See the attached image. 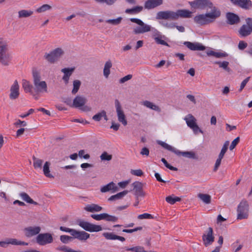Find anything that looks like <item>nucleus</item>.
I'll list each match as a JSON object with an SVG mask.
<instances>
[{
    "instance_id": "59",
    "label": "nucleus",
    "mask_w": 252,
    "mask_h": 252,
    "mask_svg": "<svg viewBox=\"0 0 252 252\" xmlns=\"http://www.w3.org/2000/svg\"><path fill=\"white\" fill-rule=\"evenodd\" d=\"M130 173L137 176H141L143 174V172L141 169L131 170Z\"/></svg>"
},
{
    "instance_id": "32",
    "label": "nucleus",
    "mask_w": 252,
    "mask_h": 252,
    "mask_svg": "<svg viewBox=\"0 0 252 252\" xmlns=\"http://www.w3.org/2000/svg\"><path fill=\"white\" fill-rule=\"evenodd\" d=\"M19 196L24 201H26V202L34 205H37L38 203L33 201L30 197V196L26 192H22L19 193Z\"/></svg>"
},
{
    "instance_id": "5",
    "label": "nucleus",
    "mask_w": 252,
    "mask_h": 252,
    "mask_svg": "<svg viewBox=\"0 0 252 252\" xmlns=\"http://www.w3.org/2000/svg\"><path fill=\"white\" fill-rule=\"evenodd\" d=\"M64 50L61 48H57L49 53H45L43 58L48 63H55L63 55Z\"/></svg>"
},
{
    "instance_id": "18",
    "label": "nucleus",
    "mask_w": 252,
    "mask_h": 252,
    "mask_svg": "<svg viewBox=\"0 0 252 252\" xmlns=\"http://www.w3.org/2000/svg\"><path fill=\"white\" fill-rule=\"evenodd\" d=\"M234 5L243 9H249L252 7V1L250 0H230Z\"/></svg>"
},
{
    "instance_id": "34",
    "label": "nucleus",
    "mask_w": 252,
    "mask_h": 252,
    "mask_svg": "<svg viewBox=\"0 0 252 252\" xmlns=\"http://www.w3.org/2000/svg\"><path fill=\"white\" fill-rule=\"evenodd\" d=\"M143 104L147 108H149L151 109L154 110L157 112H160L161 111L160 108L158 106L156 105V104H154L153 103L149 101H144L143 103Z\"/></svg>"
},
{
    "instance_id": "24",
    "label": "nucleus",
    "mask_w": 252,
    "mask_h": 252,
    "mask_svg": "<svg viewBox=\"0 0 252 252\" xmlns=\"http://www.w3.org/2000/svg\"><path fill=\"white\" fill-rule=\"evenodd\" d=\"M163 3L162 0H148L145 3V8L150 9L157 7Z\"/></svg>"
},
{
    "instance_id": "46",
    "label": "nucleus",
    "mask_w": 252,
    "mask_h": 252,
    "mask_svg": "<svg viewBox=\"0 0 252 252\" xmlns=\"http://www.w3.org/2000/svg\"><path fill=\"white\" fill-rule=\"evenodd\" d=\"M122 20V18L119 17L115 19H108L106 20V22L112 25H118L121 23Z\"/></svg>"
},
{
    "instance_id": "27",
    "label": "nucleus",
    "mask_w": 252,
    "mask_h": 252,
    "mask_svg": "<svg viewBox=\"0 0 252 252\" xmlns=\"http://www.w3.org/2000/svg\"><path fill=\"white\" fill-rule=\"evenodd\" d=\"M176 152L177 153L176 155L178 156L182 155L184 157L190 159H197L198 158L196 154L193 151L181 152L179 150H177Z\"/></svg>"
},
{
    "instance_id": "45",
    "label": "nucleus",
    "mask_w": 252,
    "mask_h": 252,
    "mask_svg": "<svg viewBox=\"0 0 252 252\" xmlns=\"http://www.w3.org/2000/svg\"><path fill=\"white\" fill-rule=\"evenodd\" d=\"M51 6L47 4H45L42 5L41 6L39 7L37 9H36V11L37 13H42L47 10H49L51 9Z\"/></svg>"
},
{
    "instance_id": "44",
    "label": "nucleus",
    "mask_w": 252,
    "mask_h": 252,
    "mask_svg": "<svg viewBox=\"0 0 252 252\" xmlns=\"http://www.w3.org/2000/svg\"><path fill=\"white\" fill-rule=\"evenodd\" d=\"M181 200V198L173 196H168L165 198L166 202L170 204H174L176 202L180 201Z\"/></svg>"
},
{
    "instance_id": "23",
    "label": "nucleus",
    "mask_w": 252,
    "mask_h": 252,
    "mask_svg": "<svg viewBox=\"0 0 252 252\" xmlns=\"http://www.w3.org/2000/svg\"><path fill=\"white\" fill-rule=\"evenodd\" d=\"M74 70V68H64L61 70V71L64 74L62 79L64 82L65 84H68L69 77L73 73Z\"/></svg>"
},
{
    "instance_id": "40",
    "label": "nucleus",
    "mask_w": 252,
    "mask_h": 252,
    "mask_svg": "<svg viewBox=\"0 0 252 252\" xmlns=\"http://www.w3.org/2000/svg\"><path fill=\"white\" fill-rule=\"evenodd\" d=\"M32 160H33V166L35 169H40L42 168V163L43 162V160L41 159L36 158L35 156H32Z\"/></svg>"
},
{
    "instance_id": "19",
    "label": "nucleus",
    "mask_w": 252,
    "mask_h": 252,
    "mask_svg": "<svg viewBox=\"0 0 252 252\" xmlns=\"http://www.w3.org/2000/svg\"><path fill=\"white\" fill-rule=\"evenodd\" d=\"M133 187V190L135 192V195L137 196L143 197L145 195V193L143 190V184L140 182H135L132 184Z\"/></svg>"
},
{
    "instance_id": "64",
    "label": "nucleus",
    "mask_w": 252,
    "mask_h": 252,
    "mask_svg": "<svg viewBox=\"0 0 252 252\" xmlns=\"http://www.w3.org/2000/svg\"><path fill=\"white\" fill-rule=\"evenodd\" d=\"M85 151L83 150H80L79 151L78 156L80 158H83L85 159H88L90 158V155L89 154L85 155Z\"/></svg>"
},
{
    "instance_id": "26",
    "label": "nucleus",
    "mask_w": 252,
    "mask_h": 252,
    "mask_svg": "<svg viewBox=\"0 0 252 252\" xmlns=\"http://www.w3.org/2000/svg\"><path fill=\"white\" fill-rule=\"evenodd\" d=\"M110 190H112L113 192H115L118 190V188L115 186V184L111 182L107 185L103 186L100 189V191L102 192H106Z\"/></svg>"
},
{
    "instance_id": "2",
    "label": "nucleus",
    "mask_w": 252,
    "mask_h": 252,
    "mask_svg": "<svg viewBox=\"0 0 252 252\" xmlns=\"http://www.w3.org/2000/svg\"><path fill=\"white\" fill-rule=\"evenodd\" d=\"M130 20L133 23H136L139 26L135 27L133 32L135 34L143 33L150 32L152 30V36L155 40L156 38L163 37L159 31L155 28H152L150 25L145 24L142 20L137 18H130Z\"/></svg>"
},
{
    "instance_id": "37",
    "label": "nucleus",
    "mask_w": 252,
    "mask_h": 252,
    "mask_svg": "<svg viewBox=\"0 0 252 252\" xmlns=\"http://www.w3.org/2000/svg\"><path fill=\"white\" fill-rule=\"evenodd\" d=\"M197 196L205 204H208L211 203V196L208 194L199 193L197 194Z\"/></svg>"
},
{
    "instance_id": "14",
    "label": "nucleus",
    "mask_w": 252,
    "mask_h": 252,
    "mask_svg": "<svg viewBox=\"0 0 252 252\" xmlns=\"http://www.w3.org/2000/svg\"><path fill=\"white\" fill-rule=\"evenodd\" d=\"M215 237L213 236V230L212 227H209L206 234L202 236V241L204 245L207 247L211 245L214 241Z\"/></svg>"
},
{
    "instance_id": "61",
    "label": "nucleus",
    "mask_w": 252,
    "mask_h": 252,
    "mask_svg": "<svg viewBox=\"0 0 252 252\" xmlns=\"http://www.w3.org/2000/svg\"><path fill=\"white\" fill-rule=\"evenodd\" d=\"M102 110L101 112L98 113L97 114L94 115L93 117V119L97 122L100 121L102 118Z\"/></svg>"
},
{
    "instance_id": "58",
    "label": "nucleus",
    "mask_w": 252,
    "mask_h": 252,
    "mask_svg": "<svg viewBox=\"0 0 252 252\" xmlns=\"http://www.w3.org/2000/svg\"><path fill=\"white\" fill-rule=\"evenodd\" d=\"M240 140L239 137H237L232 142L231 144L229 147V149L230 150H232L233 149L235 148L236 146L237 145V144L239 143Z\"/></svg>"
},
{
    "instance_id": "51",
    "label": "nucleus",
    "mask_w": 252,
    "mask_h": 252,
    "mask_svg": "<svg viewBox=\"0 0 252 252\" xmlns=\"http://www.w3.org/2000/svg\"><path fill=\"white\" fill-rule=\"evenodd\" d=\"M57 250L60 251H63L64 252H78L77 251H74L65 246L59 247L57 248Z\"/></svg>"
},
{
    "instance_id": "43",
    "label": "nucleus",
    "mask_w": 252,
    "mask_h": 252,
    "mask_svg": "<svg viewBox=\"0 0 252 252\" xmlns=\"http://www.w3.org/2000/svg\"><path fill=\"white\" fill-rule=\"evenodd\" d=\"M143 10V7L141 6H137L130 9H126V13L128 14H135L141 12Z\"/></svg>"
},
{
    "instance_id": "50",
    "label": "nucleus",
    "mask_w": 252,
    "mask_h": 252,
    "mask_svg": "<svg viewBox=\"0 0 252 252\" xmlns=\"http://www.w3.org/2000/svg\"><path fill=\"white\" fill-rule=\"evenodd\" d=\"M166 37L163 35V37H158V38H157L156 40H155V41L158 44L169 46L168 44L165 41H164V39Z\"/></svg>"
},
{
    "instance_id": "48",
    "label": "nucleus",
    "mask_w": 252,
    "mask_h": 252,
    "mask_svg": "<svg viewBox=\"0 0 252 252\" xmlns=\"http://www.w3.org/2000/svg\"><path fill=\"white\" fill-rule=\"evenodd\" d=\"M215 63L219 64L220 67L222 68L223 69L227 71H229L230 70V68L228 67V65L229 64V63L228 62H217Z\"/></svg>"
},
{
    "instance_id": "13",
    "label": "nucleus",
    "mask_w": 252,
    "mask_h": 252,
    "mask_svg": "<svg viewBox=\"0 0 252 252\" xmlns=\"http://www.w3.org/2000/svg\"><path fill=\"white\" fill-rule=\"evenodd\" d=\"M91 217L96 220H106L111 222H116L118 219L117 217L109 215L107 213L92 214Z\"/></svg>"
},
{
    "instance_id": "41",
    "label": "nucleus",
    "mask_w": 252,
    "mask_h": 252,
    "mask_svg": "<svg viewBox=\"0 0 252 252\" xmlns=\"http://www.w3.org/2000/svg\"><path fill=\"white\" fill-rule=\"evenodd\" d=\"M158 144L161 145L162 147L168 150V151H171L176 154V152L178 150H176L175 148L172 147L171 146L168 145V144L166 143L165 142L159 141L158 142Z\"/></svg>"
},
{
    "instance_id": "8",
    "label": "nucleus",
    "mask_w": 252,
    "mask_h": 252,
    "mask_svg": "<svg viewBox=\"0 0 252 252\" xmlns=\"http://www.w3.org/2000/svg\"><path fill=\"white\" fill-rule=\"evenodd\" d=\"M190 6L194 9H205L213 8V3L210 0H194L189 2Z\"/></svg>"
},
{
    "instance_id": "54",
    "label": "nucleus",
    "mask_w": 252,
    "mask_h": 252,
    "mask_svg": "<svg viewBox=\"0 0 252 252\" xmlns=\"http://www.w3.org/2000/svg\"><path fill=\"white\" fill-rule=\"evenodd\" d=\"M103 236L107 240H116V235L112 233L105 232L103 233Z\"/></svg>"
},
{
    "instance_id": "15",
    "label": "nucleus",
    "mask_w": 252,
    "mask_h": 252,
    "mask_svg": "<svg viewBox=\"0 0 252 252\" xmlns=\"http://www.w3.org/2000/svg\"><path fill=\"white\" fill-rule=\"evenodd\" d=\"M41 231V228L38 226H29L24 229L25 235L27 237H32L36 235H38Z\"/></svg>"
},
{
    "instance_id": "20",
    "label": "nucleus",
    "mask_w": 252,
    "mask_h": 252,
    "mask_svg": "<svg viewBox=\"0 0 252 252\" xmlns=\"http://www.w3.org/2000/svg\"><path fill=\"white\" fill-rule=\"evenodd\" d=\"M226 18L227 23L230 25L237 24L239 23L240 21V18L237 15L231 12L227 13Z\"/></svg>"
},
{
    "instance_id": "49",
    "label": "nucleus",
    "mask_w": 252,
    "mask_h": 252,
    "mask_svg": "<svg viewBox=\"0 0 252 252\" xmlns=\"http://www.w3.org/2000/svg\"><path fill=\"white\" fill-rule=\"evenodd\" d=\"M100 158L101 160L110 161L112 159V156L109 155L106 152H104L101 155Z\"/></svg>"
},
{
    "instance_id": "28",
    "label": "nucleus",
    "mask_w": 252,
    "mask_h": 252,
    "mask_svg": "<svg viewBox=\"0 0 252 252\" xmlns=\"http://www.w3.org/2000/svg\"><path fill=\"white\" fill-rule=\"evenodd\" d=\"M102 209L101 207L95 204H88L84 207L85 210L90 212H99Z\"/></svg>"
},
{
    "instance_id": "55",
    "label": "nucleus",
    "mask_w": 252,
    "mask_h": 252,
    "mask_svg": "<svg viewBox=\"0 0 252 252\" xmlns=\"http://www.w3.org/2000/svg\"><path fill=\"white\" fill-rule=\"evenodd\" d=\"M137 218L139 220L153 219L154 217L150 214L144 213L138 216Z\"/></svg>"
},
{
    "instance_id": "53",
    "label": "nucleus",
    "mask_w": 252,
    "mask_h": 252,
    "mask_svg": "<svg viewBox=\"0 0 252 252\" xmlns=\"http://www.w3.org/2000/svg\"><path fill=\"white\" fill-rule=\"evenodd\" d=\"M223 158V157L219 155L218 158L217 159L215 164V166H214V171H217L218 170L219 166L220 165L221 161V160Z\"/></svg>"
},
{
    "instance_id": "11",
    "label": "nucleus",
    "mask_w": 252,
    "mask_h": 252,
    "mask_svg": "<svg viewBox=\"0 0 252 252\" xmlns=\"http://www.w3.org/2000/svg\"><path fill=\"white\" fill-rule=\"evenodd\" d=\"M79 225L84 230L89 232H98L102 230L100 225L94 224L85 221H80Z\"/></svg>"
},
{
    "instance_id": "12",
    "label": "nucleus",
    "mask_w": 252,
    "mask_h": 252,
    "mask_svg": "<svg viewBox=\"0 0 252 252\" xmlns=\"http://www.w3.org/2000/svg\"><path fill=\"white\" fill-rule=\"evenodd\" d=\"M20 96V86L17 80H15L11 85L9 90V97L11 100H14Z\"/></svg>"
},
{
    "instance_id": "4",
    "label": "nucleus",
    "mask_w": 252,
    "mask_h": 252,
    "mask_svg": "<svg viewBox=\"0 0 252 252\" xmlns=\"http://www.w3.org/2000/svg\"><path fill=\"white\" fill-rule=\"evenodd\" d=\"M32 79L34 90L37 94L47 92V84L42 80L40 72L34 70L32 71Z\"/></svg>"
},
{
    "instance_id": "38",
    "label": "nucleus",
    "mask_w": 252,
    "mask_h": 252,
    "mask_svg": "<svg viewBox=\"0 0 252 252\" xmlns=\"http://www.w3.org/2000/svg\"><path fill=\"white\" fill-rule=\"evenodd\" d=\"M33 12L32 10H28L25 9L21 10L18 11V18H23L30 17Z\"/></svg>"
},
{
    "instance_id": "10",
    "label": "nucleus",
    "mask_w": 252,
    "mask_h": 252,
    "mask_svg": "<svg viewBox=\"0 0 252 252\" xmlns=\"http://www.w3.org/2000/svg\"><path fill=\"white\" fill-rule=\"evenodd\" d=\"M115 106L119 122L121 123L125 126L127 125V122L126 116L122 107L121 104L118 99H115Z\"/></svg>"
},
{
    "instance_id": "31",
    "label": "nucleus",
    "mask_w": 252,
    "mask_h": 252,
    "mask_svg": "<svg viewBox=\"0 0 252 252\" xmlns=\"http://www.w3.org/2000/svg\"><path fill=\"white\" fill-rule=\"evenodd\" d=\"M51 163L49 161H46L43 166V172L44 175L48 178H52L54 176L50 173V166Z\"/></svg>"
},
{
    "instance_id": "7",
    "label": "nucleus",
    "mask_w": 252,
    "mask_h": 252,
    "mask_svg": "<svg viewBox=\"0 0 252 252\" xmlns=\"http://www.w3.org/2000/svg\"><path fill=\"white\" fill-rule=\"evenodd\" d=\"M249 205L248 201L243 199L239 204L237 207V219H246L249 217Z\"/></svg>"
},
{
    "instance_id": "62",
    "label": "nucleus",
    "mask_w": 252,
    "mask_h": 252,
    "mask_svg": "<svg viewBox=\"0 0 252 252\" xmlns=\"http://www.w3.org/2000/svg\"><path fill=\"white\" fill-rule=\"evenodd\" d=\"M14 126L18 127L19 126H26L27 125V123L24 121H21L20 120H18L14 124Z\"/></svg>"
},
{
    "instance_id": "16",
    "label": "nucleus",
    "mask_w": 252,
    "mask_h": 252,
    "mask_svg": "<svg viewBox=\"0 0 252 252\" xmlns=\"http://www.w3.org/2000/svg\"><path fill=\"white\" fill-rule=\"evenodd\" d=\"M11 244L13 245H24L27 246L28 243L18 241L16 239L10 238L7 239L4 241H0V246L2 248H6L8 245Z\"/></svg>"
},
{
    "instance_id": "60",
    "label": "nucleus",
    "mask_w": 252,
    "mask_h": 252,
    "mask_svg": "<svg viewBox=\"0 0 252 252\" xmlns=\"http://www.w3.org/2000/svg\"><path fill=\"white\" fill-rule=\"evenodd\" d=\"M63 102L70 107H73V101L70 98L66 97L63 98Z\"/></svg>"
},
{
    "instance_id": "1",
    "label": "nucleus",
    "mask_w": 252,
    "mask_h": 252,
    "mask_svg": "<svg viewBox=\"0 0 252 252\" xmlns=\"http://www.w3.org/2000/svg\"><path fill=\"white\" fill-rule=\"evenodd\" d=\"M191 12L187 9H180L176 11L171 10L160 11L157 13V20H176L179 18H190Z\"/></svg>"
},
{
    "instance_id": "21",
    "label": "nucleus",
    "mask_w": 252,
    "mask_h": 252,
    "mask_svg": "<svg viewBox=\"0 0 252 252\" xmlns=\"http://www.w3.org/2000/svg\"><path fill=\"white\" fill-rule=\"evenodd\" d=\"M11 56L8 52L0 54V63L3 66H8L11 61Z\"/></svg>"
},
{
    "instance_id": "56",
    "label": "nucleus",
    "mask_w": 252,
    "mask_h": 252,
    "mask_svg": "<svg viewBox=\"0 0 252 252\" xmlns=\"http://www.w3.org/2000/svg\"><path fill=\"white\" fill-rule=\"evenodd\" d=\"M132 77V75L131 74H128L125 77L121 78L119 80V82L121 84L124 83L125 82L130 80Z\"/></svg>"
},
{
    "instance_id": "47",
    "label": "nucleus",
    "mask_w": 252,
    "mask_h": 252,
    "mask_svg": "<svg viewBox=\"0 0 252 252\" xmlns=\"http://www.w3.org/2000/svg\"><path fill=\"white\" fill-rule=\"evenodd\" d=\"M125 249L127 251H131L135 252H147L144 250L143 248L139 246L132 247L130 248L126 247Z\"/></svg>"
},
{
    "instance_id": "22",
    "label": "nucleus",
    "mask_w": 252,
    "mask_h": 252,
    "mask_svg": "<svg viewBox=\"0 0 252 252\" xmlns=\"http://www.w3.org/2000/svg\"><path fill=\"white\" fill-rule=\"evenodd\" d=\"M72 236L74 238H76L79 240H86L90 237V234L85 231H79L74 230Z\"/></svg>"
},
{
    "instance_id": "35",
    "label": "nucleus",
    "mask_w": 252,
    "mask_h": 252,
    "mask_svg": "<svg viewBox=\"0 0 252 252\" xmlns=\"http://www.w3.org/2000/svg\"><path fill=\"white\" fill-rule=\"evenodd\" d=\"M129 191L127 190H125L122 192H119L115 195H112L108 198V200L109 201H114L118 199H120L122 198L124 196H125L126 194L128 193Z\"/></svg>"
},
{
    "instance_id": "6",
    "label": "nucleus",
    "mask_w": 252,
    "mask_h": 252,
    "mask_svg": "<svg viewBox=\"0 0 252 252\" xmlns=\"http://www.w3.org/2000/svg\"><path fill=\"white\" fill-rule=\"evenodd\" d=\"M87 102V98L81 95H77L73 100V107L80 108L84 112H89L92 108L88 105H85Z\"/></svg>"
},
{
    "instance_id": "57",
    "label": "nucleus",
    "mask_w": 252,
    "mask_h": 252,
    "mask_svg": "<svg viewBox=\"0 0 252 252\" xmlns=\"http://www.w3.org/2000/svg\"><path fill=\"white\" fill-rule=\"evenodd\" d=\"M193 131L195 134H197L198 132L203 133V131L199 128L197 124L195 125H193L191 127H190Z\"/></svg>"
},
{
    "instance_id": "25",
    "label": "nucleus",
    "mask_w": 252,
    "mask_h": 252,
    "mask_svg": "<svg viewBox=\"0 0 252 252\" xmlns=\"http://www.w3.org/2000/svg\"><path fill=\"white\" fill-rule=\"evenodd\" d=\"M252 32L251 27L246 24L243 25L239 29V33L243 37H246L250 35Z\"/></svg>"
},
{
    "instance_id": "42",
    "label": "nucleus",
    "mask_w": 252,
    "mask_h": 252,
    "mask_svg": "<svg viewBox=\"0 0 252 252\" xmlns=\"http://www.w3.org/2000/svg\"><path fill=\"white\" fill-rule=\"evenodd\" d=\"M81 82L79 80H75L73 82V89L72 90L71 93L73 94H76L80 87Z\"/></svg>"
},
{
    "instance_id": "52",
    "label": "nucleus",
    "mask_w": 252,
    "mask_h": 252,
    "mask_svg": "<svg viewBox=\"0 0 252 252\" xmlns=\"http://www.w3.org/2000/svg\"><path fill=\"white\" fill-rule=\"evenodd\" d=\"M73 237L67 235H61L60 236L61 241L64 244L68 243L69 241L72 240Z\"/></svg>"
},
{
    "instance_id": "9",
    "label": "nucleus",
    "mask_w": 252,
    "mask_h": 252,
    "mask_svg": "<svg viewBox=\"0 0 252 252\" xmlns=\"http://www.w3.org/2000/svg\"><path fill=\"white\" fill-rule=\"evenodd\" d=\"M53 242L51 234L49 233L39 234L36 237V242L40 246H45Z\"/></svg>"
},
{
    "instance_id": "17",
    "label": "nucleus",
    "mask_w": 252,
    "mask_h": 252,
    "mask_svg": "<svg viewBox=\"0 0 252 252\" xmlns=\"http://www.w3.org/2000/svg\"><path fill=\"white\" fill-rule=\"evenodd\" d=\"M184 44L192 51H203L205 49V47L198 42L185 41Z\"/></svg>"
},
{
    "instance_id": "29",
    "label": "nucleus",
    "mask_w": 252,
    "mask_h": 252,
    "mask_svg": "<svg viewBox=\"0 0 252 252\" xmlns=\"http://www.w3.org/2000/svg\"><path fill=\"white\" fill-rule=\"evenodd\" d=\"M187 126L190 127L196 124V119L192 114L187 115L184 118Z\"/></svg>"
},
{
    "instance_id": "36",
    "label": "nucleus",
    "mask_w": 252,
    "mask_h": 252,
    "mask_svg": "<svg viewBox=\"0 0 252 252\" xmlns=\"http://www.w3.org/2000/svg\"><path fill=\"white\" fill-rule=\"evenodd\" d=\"M209 56H214L217 58H222L227 56V54L225 52H217L213 51H209L207 52Z\"/></svg>"
},
{
    "instance_id": "33",
    "label": "nucleus",
    "mask_w": 252,
    "mask_h": 252,
    "mask_svg": "<svg viewBox=\"0 0 252 252\" xmlns=\"http://www.w3.org/2000/svg\"><path fill=\"white\" fill-rule=\"evenodd\" d=\"M112 64L111 61H107L105 64L103 68V75L106 78H107L110 73V69L112 67Z\"/></svg>"
},
{
    "instance_id": "30",
    "label": "nucleus",
    "mask_w": 252,
    "mask_h": 252,
    "mask_svg": "<svg viewBox=\"0 0 252 252\" xmlns=\"http://www.w3.org/2000/svg\"><path fill=\"white\" fill-rule=\"evenodd\" d=\"M22 88H23L24 91L26 93H30L32 94V85L30 83L29 81L27 80L23 79L22 80Z\"/></svg>"
},
{
    "instance_id": "63",
    "label": "nucleus",
    "mask_w": 252,
    "mask_h": 252,
    "mask_svg": "<svg viewBox=\"0 0 252 252\" xmlns=\"http://www.w3.org/2000/svg\"><path fill=\"white\" fill-rule=\"evenodd\" d=\"M60 229L61 230H62L63 231L70 233L72 236V234L73 233L74 230H75L73 229H71V228H67V227H63V226H61Z\"/></svg>"
},
{
    "instance_id": "39",
    "label": "nucleus",
    "mask_w": 252,
    "mask_h": 252,
    "mask_svg": "<svg viewBox=\"0 0 252 252\" xmlns=\"http://www.w3.org/2000/svg\"><path fill=\"white\" fill-rule=\"evenodd\" d=\"M8 52V45L6 41L2 38H0V54Z\"/></svg>"
},
{
    "instance_id": "3",
    "label": "nucleus",
    "mask_w": 252,
    "mask_h": 252,
    "mask_svg": "<svg viewBox=\"0 0 252 252\" xmlns=\"http://www.w3.org/2000/svg\"><path fill=\"white\" fill-rule=\"evenodd\" d=\"M220 15V11L214 7L211 12L197 15L194 17L193 20L196 24L203 26L212 23Z\"/></svg>"
}]
</instances>
